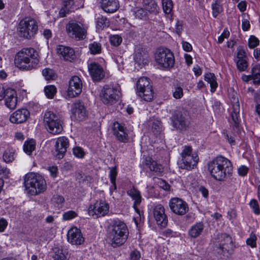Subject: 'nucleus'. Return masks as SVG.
<instances>
[{
  "instance_id": "1",
  "label": "nucleus",
  "mask_w": 260,
  "mask_h": 260,
  "mask_svg": "<svg viewBox=\"0 0 260 260\" xmlns=\"http://www.w3.org/2000/svg\"><path fill=\"white\" fill-rule=\"evenodd\" d=\"M128 235L126 224L120 220H114L108 228L107 240L113 247H119L125 242Z\"/></svg>"
},
{
  "instance_id": "2",
  "label": "nucleus",
  "mask_w": 260,
  "mask_h": 260,
  "mask_svg": "<svg viewBox=\"0 0 260 260\" xmlns=\"http://www.w3.org/2000/svg\"><path fill=\"white\" fill-rule=\"evenodd\" d=\"M208 170L213 178L222 181L224 180L228 175L232 174L233 166L230 160L219 155L208 163Z\"/></svg>"
},
{
  "instance_id": "3",
  "label": "nucleus",
  "mask_w": 260,
  "mask_h": 260,
  "mask_svg": "<svg viewBox=\"0 0 260 260\" xmlns=\"http://www.w3.org/2000/svg\"><path fill=\"white\" fill-rule=\"evenodd\" d=\"M14 62L21 70H31L36 68L39 62L38 52L32 48H25L16 55Z\"/></svg>"
},
{
  "instance_id": "4",
  "label": "nucleus",
  "mask_w": 260,
  "mask_h": 260,
  "mask_svg": "<svg viewBox=\"0 0 260 260\" xmlns=\"http://www.w3.org/2000/svg\"><path fill=\"white\" fill-rule=\"evenodd\" d=\"M24 184L27 192L35 196L44 192L47 189L45 179L40 174L31 172L25 175Z\"/></svg>"
},
{
  "instance_id": "5",
  "label": "nucleus",
  "mask_w": 260,
  "mask_h": 260,
  "mask_svg": "<svg viewBox=\"0 0 260 260\" xmlns=\"http://www.w3.org/2000/svg\"><path fill=\"white\" fill-rule=\"evenodd\" d=\"M66 29L68 35L76 40H84L86 37L87 26L83 20H70Z\"/></svg>"
},
{
  "instance_id": "6",
  "label": "nucleus",
  "mask_w": 260,
  "mask_h": 260,
  "mask_svg": "<svg viewBox=\"0 0 260 260\" xmlns=\"http://www.w3.org/2000/svg\"><path fill=\"white\" fill-rule=\"evenodd\" d=\"M120 96V88L118 85H106L102 89L100 96L106 105H113L116 103Z\"/></svg>"
},
{
  "instance_id": "7",
  "label": "nucleus",
  "mask_w": 260,
  "mask_h": 260,
  "mask_svg": "<svg viewBox=\"0 0 260 260\" xmlns=\"http://www.w3.org/2000/svg\"><path fill=\"white\" fill-rule=\"evenodd\" d=\"M38 29L37 22L30 17H25L21 20L18 27L19 35L28 39L34 37Z\"/></svg>"
},
{
  "instance_id": "8",
  "label": "nucleus",
  "mask_w": 260,
  "mask_h": 260,
  "mask_svg": "<svg viewBox=\"0 0 260 260\" xmlns=\"http://www.w3.org/2000/svg\"><path fill=\"white\" fill-rule=\"evenodd\" d=\"M44 122L48 132L53 135L59 134L63 130L60 118L52 111H49L45 112L44 116Z\"/></svg>"
},
{
  "instance_id": "9",
  "label": "nucleus",
  "mask_w": 260,
  "mask_h": 260,
  "mask_svg": "<svg viewBox=\"0 0 260 260\" xmlns=\"http://www.w3.org/2000/svg\"><path fill=\"white\" fill-rule=\"evenodd\" d=\"M171 124L174 128L179 131H185L190 125L189 113L184 110L178 111L171 117Z\"/></svg>"
},
{
  "instance_id": "10",
  "label": "nucleus",
  "mask_w": 260,
  "mask_h": 260,
  "mask_svg": "<svg viewBox=\"0 0 260 260\" xmlns=\"http://www.w3.org/2000/svg\"><path fill=\"white\" fill-rule=\"evenodd\" d=\"M156 62L161 67L169 68L174 64V57L173 53L165 48H158L155 55Z\"/></svg>"
},
{
  "instance_id": "11",
  "label": "nucleus",
  "mask_w": 260,
  "mask_h": 260,
  "mask_svg": "<svg viewBox=\"0 0 260 260\" xmlns=\"http://www.w3.org/2000/svg\"><path fill=\"white\" fill-rule=\"evenodd\" d=\"M181 161L180 167L183 169L191 170L196 166L199 158L192 153V148L189 146H184L181 153Z\"/></svg>"
},
{
  "instance_id": "12",
  "label": "nucleus",
  "mask_w": 260,
  "mask_h": 260,
  "mask_svg": "<svg viewBox=\"0 0 260 260\" xmlns=\"http://www.w3.org/2000/svg\"><path fill=\"white\" fill-rule=\"evenodd\" d=\"M109 205L105 201H97L94 205L89 206L88 213L89 216L93 217L104 216L109 211Z\"/></svg>"
},
{
  "instance_id": "13",
  "label": "nucleus",
  "mask_w": 260,
  "mask_h": 260,
  "mask_svg": "<svg viewBox=\"0 0 260 260\" xmlns=\"http://www.w3.org/2000/svg\"><path fill=\"white\" fill-rule=\"evenodd\" d=\"M169 207L171 211L175 214L183 215L188 211L187 204L181 199L172 198L169 201Z\"/></svg>"
},
{
  "instance_id": "14",
  "label": "nucleus",
  "mask_w": 260,
  "mask_h": 260,
  "mask_svg": "<svg viewBox=\"0 0 260 260\" xmlns=\"http://www.w3.org/2000/svg\"><path fill=\"white\" fill-rule=\"evenodd\" d=\"M113 134L120 142L126 143L130 141V137L126 127L118 122L113 123L112 128Z\"/></svg>"
},
{
  "instance_id": "15",
  "label": "nucleus",
  "mask_w": 260,
  "mask_h": 260,
  "mask_svg": "<svg viewBox=\"0 0 260 260\" xmlns=\"http://www.w3.org/2000/svg\"><path fill=\"white\" fill-rule=\"evenodd\" d=\"M229 97L233 106V110L231 113L232 119L234 123V126L236 128H238L240 121L239 118L240 104L238 95L237 93L233 91L232 93L230 94Z\"/></svg>"
},
{
  "instance_id": "16",
  "label": "nucleus",
  "mask_w": 260,
  "mask_h": 260,
  "mask_svg": "<svg viewBox=\"0 0 260 260\" xmlns=\"http://www.w3.org/2000/svg\"><path fill=\"white\" fill-rule=\"evenodd\" d=\"M82 82L77 76H73L69 82L68 95L70 98L76 97L82 92Z\"/></svg>"
},
{
  "instance_id": "17",
  "label": "nucleus",
  "mask_w": 260,
  "mask_h": 260,
  "mask_svg": "<svg viewBox=\"0 0 260 260\" xmlns=\"http://www.w3.org/2000/svg\"><path fill=\"white\" fill-rule=\"evenodd\" d=\"M234 61L240 72L245 71L247 69L248 66V57L246 51L242 47L238 48Z\"/></svg>"
},
{
  "instance_id": "18",
  "label": "nucleus",
  "mask_w": 260,
  "mask_h": 260,
  "mask_svg": "<svg viewBox=\"0 0 260 260\" xmlns=\"http://www.w3.org/2000/svg\"><path fill=\"white\" fill-rule=\"evenodd\" d=\"M67 239L68 242L72 245H80L84 242V238L80 230L76 227L72 228L69 230Z\"/></svg>"
},
{
  "instance_id": "19",
  "label": "nucleus",
  "mask_w": 260,
  "mask_h": 260,
  "mask_svg": "<svg viewBox=\"0 0 260 260\" xmlns=\"http://www.w3.org/2000/svg\"><path fill=\"white\" fill-rule=\"evenodd\" d=\"M72 118L75 120H84L87 116L84 106L80 102H75L72 105Z\"/></svg>"
},
{
  "instance_id": "20",
  "label": "nucleus",
  "mask_w": 260,
  "mask_h": 260,
  "mask_svg": "<svg viewBox=\"0 0 260 260\" xmlns=\"http://www.w3.org/2000/svg\"><path fill=\"white\" fill-rule=\"evenodd\" d=\"M69 146V142L66 137L58 138L55 143V157L58 159L62 158Z\"/></svg>"
},
{
  "instance_id": "21",
  "label": "nucleus",
  "mask_w": 260,
  "mask_h": 260,
  "mask_svg": "<svg viewBox=\"0 0 260 260\" xmlns=\"http://www.w3.org/2000/svg\"><path fill=\"white\" fill-rule=\"evenodd\" d=\"M89 74L94 81H99L105 76V72L101 66L93 62L88 66Z\"/></svg>"
},
{
  "instance_id": "22",
  "label": "nucleus",
  "mask_w": 260,
  "mask_h": 260,
  "mask_svg": "<svg viewBox=\"0 0 260 260\" xmlns=\"http://www.w3.org/2000/svg\"><path fill=\"white\" fill-rule=\"evenodd\" d=\"M154 217L158 225L165 227L168 223V219L165 213V208L161 205L155 206L153 209Z\"/></svg>"
},
{
  "instance_id": "23",
  "label": "nucleus",
  "mask_w": 260,
  "mask_h": 260,
  "mask_svg": "<svg viewBox=\"0 0 260 260\" xmlns=\"http://www.w3.org/2000/svg\"><path fill=\"white\" fill-rule=\"evenodd\" d=\"M30 116L29 111L20 109L14 112L10 117V121L13 123H22L25 122Z\"/></svg>"
},
{
  "instance_id": "24",
  "label": "nucleus",
  "mask_w": 260,
  "mask_h": 260,
  "mask_svg": "<svg viewBox=\"0 0 260 260\" xmlns=\"http://www.w3.org/2000/svg\"><path fill=\"white\" fill-rule=\"evenodd\" d=\"M57 53L64 60L72 61L76 58L74 50L69 47L59 45L57 48Z\"/></svg>"
},
{
  "instance_id": "25",
  "label": "nucleus",
  "mask_w": 260,
  "mask_h": 260,
  "mask_svg": "<svg viewBox=\"0 0 260 260\" xmlns=\"http://www.w3.org/2000/svg\"><path fill=\"white\" fill-rule=\"evenodd\" d=\"M5 97V105L11 110L15 109L17 105V95L16 91L12 88H7Z\"/></svg>"
},
{
  "instance_id": "26",
  "label": "nucleus",
  "mask_w": 260,
  "mask_h": 260,
  "mask_svg": "<svg viewBox=\"0 0 260 260\" xmlns=\"http://www.w3.org/2000/svg\"><path fill=\"white\" fill-rule=\"evenodd\" d=\"M126 193L134 201L133 208L137 213L140 215V211L137 206L140 205L142 202V197L140 192L134 186L127 190Z\"/></svg>"
},
{
  "instance_id": "27",
  "label": "nucleus",
  "mask_w": 260,
  "mask_h": 260,
  "mask_svg": "<svg viewBox=\"0 0 260 260\" xmlns=\"http://www.w3.org/2000/svg\"><path fill=\"white\" fill-rule=\"evenodd\" d=\"M101 7L106 12L114 13L119 7V1L118 0H102Z\"/></svg>"
},
{
  "instance_id": "28",
  "label": "nucleus",
  "mask_w": 260,
  "mask_h": 260,
  "mask_svg": "<svg viewBox=\"0 0 260 260\" xmlns=\"http://www.w3.org/2000/svg\"><path fill=\"white\" fill-rule=\"evenodd\" d=\"M53 251L54 260H69L70 257L68 249L64 247H54Z\"/></svg>"
},
{
  "instance_id": "29",
  "label": "nucleus",
  "mask_w": 260,
  "mask_h": 260,
  "mask_svg": "<svg viewBox=\"0 0 260 260\" xmlns=\"http://www.w3.org/2000/svg\"><path fill=\"white\" fill-rule=\"evenodd\" d=\"M232 239L229 236L226 234H222L221 235V240L219 244V248L223 252H228L232 246Z\"/></svg>"
},
{
  "instance_id": "30",
  "label": "nucleus",
  "mask_w": 260,
  "mask_h": 260,
  "mask_svg": "<svg viewBox=\"0 0 260 260\" xmlns=\"http://www.w3.org/2000/svg\"><path fill=\"white\" fill-rule=\"evenodd\" d=\"M204 225L202 222H199L191 226L188 234L191 238H196L203 232Z\"/></svg>"
},
{
  "instance_id": "31",
  "label": "nucleus",
  "mask_w": 260,
  "mask_h": 260,
  "mask_svg": "<svg viewBox=\"0 0 260 260\" xmlns=\"http://www.w3.org/2000/svg\"><path fill=\"white\" fill-rule=\"evenodd\" d=\"M145 165L148 167L151 171L157 173H161L164 171V168L156 161L153 160L151 157H147L145 159Z\"/></svg>"
},
{
  "instance_id": "32",
  "label": "nucleus",
  "mask_w": 260,
  "mask_h": 260,
  "mask_svg": "<svg viewBox=\"0 0 260 260\" xmlns=\"http://www.w3.org/2000/svg\"><path fill=\"white\" fill-rule=\"evenodd\" d=\"M144 9L150 13L156 14L158 12L159 8L154 0H144Z\"/></svg>"
},
{
  "instance_id": "33",
  "label": "nucleus",
  "mask_w": 260,
  "mask_h": 260,
  "mask_svg": "<svg viewBox=\"0 0 260 260\" xmlns=\"http://www.w3.org/2000/svg\"><path fill=\"white\" fill-rule=\"evenodd\" d=\"M63 7L60 10L59 15L60 17L66 16L71 11L72 6L74 4V0H62Z\"/></svg>"
},
{
  "instance_id": "34",
  "label": "nucleus",
  "mask_w": 260,
  "mask_h": 260,
  "mask_svg": "<svg viewBox=\"0 0 260 260\" xmlns=\"http://www.w3.org/2000/svg\"><path fill=\"white\" fill-rule=\"evenodd\" d=\"M134 60L139 66L144 65L147 63V54L145 52L138 50L136 51Z\"/></svg>"
},
{
  "instance_id": "35",
  "label": "nucleus",
  "mask_w": 260,
  "mask_h": 260,
  "mask_svg": "<svg viewBox=\"0 0 260 260\" xmlns=\"http://www.w3.org/2000/svg\"><path fill=\"white\" fill-rule=\"evenodd\" d=\"M152 87L149 79L145 77L140 78L137 83V92L144 90L147 88Z\"/></svg>"
},
{
  "instance_id": "36",
  "label": "nucleus",
  "mask_w": 260,
  "mask_h": 260,
  "mask_svg": "<svg viewBox=\"0 0 260 260\" xmlns=\"http://www.w3.org/2000/svg\"><path fill=\"white\" fill-rule=\"evenodd\" d=\"M137 94L141 98L146 102H150L153 98V92L152 87L138 92Z\"/></svg>"
},
{
  "instance_id": "37",
  "label": "nucleus",
  "mask_w": 260,
  "mask_h": 260,
  "mask_svg": "<svg viewBox=\"0 0 260 260\" xmlns=\"http://www.w3.org/2000/svg\"><path fill=\"white\" fill-rule=\"evenodd\" d=\"M205 80L210 84L211 91L214 92L217 86L215 75L212 73H207L205 75Z\"/></svg>"
},
{
  "instance_id": "38",
  "label": "nucleus",
  "mask_w": 260,
  "mask_h": 260,
  "mask_svg": "<svg viewBox=\"0 0 260 260\" xmlns=\"http://www.w3.org/2000/svg\"><path fill=\"white\" fill-rule=\"evenodd\" d=\"M251 76L254 84H260V65L256 64L251 70Z\"/></svg>"
},
{
  "instance_id": "39",
  "label": "nucleus",
  "mask_w": 260,
  "mask_h": 260,
  "mask_svg": "<svg viewBox=\"0 0 260 260\" xmlns=\"http://www.w3.org/2000/svg\"><path fill=\"white\" fill-rule=\"evenodd\" d=\"M35 148L36 142L32 139L25 141L23 145V150L28 155H30Z\"/></svg>"
},
{
  "instance_id": "40",
  "label": "nucleus",
  "mask_w": 260,
  "mask_h": 260,
  "mask_svg": "<svg viewBox=\"0 0 260 260\" xmlns=\"http://www.w3.org/2000/svg\"><path fill=\"white\" fill-rule=\"evenodd\" d=\"M162 6L164 13L166 14H171L173 8V3L172 0H162Z\"/></svg>"
},
{
  "instance_id": "41",
  "label": "nucleus",
  "mask_w": 260,
  "mask_h": 260,
  "mask_svg": "<svg viewBox=\"0 0 260 260\" xmlns=\"http://www.w3.org/2000/svg\"><path fill=\"white\" fill-rule=\"evenodd\" d=\"M14 150L13 148H9L5 150L3 154L4 160L6 162H10L14 159Z\"/></svg>"
},
{
  "instance_id": "42",
  "label": "nucleus",
  "mask_w": 260,
  "mask_h": 260,
  "mask_svg": "<svg viewBox=\"0 0 260 260\" xmlns=\"http://www.w3.org/2000/svg\"><path fill=\"white\" fill-rule=\"evenodd\" d=\"M108 25L107 19L103 16H99L96 19V28L103 29Z\"/></svg>"
},
{
  "instance_id": "43",
  "label": "nucleus",
  "mask_w": 260,
  "mask_h": 260,
  "mask_svg": "<svg viewBox=\"0 0 260 260\" xmlns=\"http://www.w3.org/2000/svg\"><path fill=\"white\" fill-rule=\"evenodd\" d=\"M45 95L49 99H52L56 92V88L54 85H48L44 88Z\"/></svg>"
},
{
  "instance_id": "44",
  "label": "nucleus",
  "mask_w": 260,
  "mask_h": 260,
  "mask_svg": "<svg viewBox=\"0 0 260 260\" xmlns=\"http://www.w3.org/2000/svg\"><path fill=\"white\" fill-rule=\"evenodd\" d=\"M42 74L46 80H54L55 78L54 71L49 68H46L43 70Z\"/></svg>"
},
{
  "instance_id": "45",
  "label": "nucleus",
  "mask_w": 260,
  "mask_h": 260,
  "mask_svg": "<svg viewBox=\"0 0 260 260\" xmlns=\"http://www.w3.org/2000/svg\"><path fill=\"white\" fill-rule=\"evenodd\" d=\"M89 49L91 54H98L101 51V45L100 43L94 42L93 43L89 44Z\"/></svg>"
},
{
  "instance_id": "46",
  "label": "nucleus",
  "mask_w": 260,
  "mask_h": 260,
  "mask_svg": "<svg viewBox=\"0 0 260 260\" xmlns=\"http://www.w3.org/2000/svg\"><path fill=\"white\" fill-rule=\"evenodd\" d=\"M222 11V8L220 4L219 1H216L212 5V14L214 17L216 18L217 15Z\"/></svg>"
},
{
  "instance_id": "47",
  "label": "nucleus",
  "mask_w": 260,
  "mask_h": 260,
  "mask_svg": "<svg viewBox=\"0 0 260 260\" xmlns=\"http://www.w3.org/2000/svg\"><path fill=\"white\" fill-rule=\"evenodd\" d=\"M117 172L116 170V168L113 167L111 168L109 176L110 178L111 182L112 184L114 189H116V178L117 177Z\"/></svg>"
},
{
  "instance_id": "48",
  "label": "nucleus",
  "mask_w": 260,
  "mask_h": 260,
  "mask_svg": "<svg viewBox=\"0 0 260 260\" xmlns=\"http://www.w3.org/2000/svg\"><path fill=\"white\" fill-rule=\"evenodd\" d=\"M78 216V213L73 210H70L63 213L62 215V219L63 220H70Z\"/></svg>"
},
{
  "instance_id": "49",
  "label": "nucleus",
  "mask_w": 260,
  "mask_h": 260,
  "mask_svg": "<svg viewBox=\"0 0 260 260\" xmlns=\"http://www.w3.org/2000/svg\"><path fill=\"white\" fill-rule=\"evenodd\" d=\"M110 40L112 45L118 46L121 44L122 38L119 35H113L110 37Z\"/></svg>"
},
{
  "instance_id": "50",
  "label": "nucleus",
  "mask_w": 260,
  "mask_h": 260,
  "mask_svg": "<svg viewBox=\"0 0 260 260\" xmlns=\"http://www.w3.org/2000/svg\"><path fill=\"white\" fill-rule=\"evenodd\" d=\"M259 44L258 39L254 36H251L248 40V46L250 48H254Z\"/></svg>"
},
{
  "instance_id": "51",
  "label": "nucleus",
  "mask_w": 260,
  "mask_h": 260,
  "mask_svg": "<svg viewBox=\"0 0 260 260\" xmlns=\"http://www.w3.org/2000/svg\"><path fill=\"white\" fill-rule=\"evenodd\" d=\"M53 203L59 205L64 203L65 200L63 196L59 194H55L52 198Z\"/></svg>"
},
{
  "instance_id": "52",
  "label": "nucleus",
  "mask_w": 260,
  "mask_h": 260,
  "mask_svg": "<svg viewBox=\"0 0 260 260\" xmlns=\"http://www.w3.org/2000/svg\"><path fill=\"white\" fill-rule=\"evenodd\" d=\"M256 236L254 234H251L250 237L247 239L246 243L247 245L250 246L251 247H255L256 245Z\"/></svg>"
},
{
  "instance_id": "53",
  "label": "nucleus",
  "mask_w": 260,
  "mask_h": 260,
  "mask_svg": "<svg viewBox=\"0 0 260 260\" xmlns=\"http://www.w3.org/2000/svg\"><path fill=\"white\" fill-rule=\"evenodd\" d=\"M135 14L137 18L142 19L146 17L147 13L145 9L144 10L143 9H139L137 10Z\"/></svg>"
},
{
  "instance_id": "54",
  "label": "nucleus",
  "mask_w": 260,
  "mask_h": 260,
  "mask_svg": "<svg viewBox=\"0 0 260 260\" xmlns=\"http://www.w3.org/2000/svg\"><path fill=\"white\" fill-rule=\"evenodd\" d=\"M250 207L253 209V212L256 214H259L260 213L259 206L256 200H252L249 204Z\"/></svg>"
},
{
  "instance_id": "55",
  "label": "nucleus",
  "mask_w": 260,
  "mask_h": 260,
  "mask_svg": "<svg viewBox=\"0 0 260 260\" xmlns=\"http://www.w3.org/2000/svg\"><path fill=\"white\" fill-rule=\"evenodd\" d=\"M73 154L77 157L82 158L85 155L83 150L81 147H75L73 149Z\"/></svg>"
},
{
  "instance_id": "56",
  "label": "nucleus",
  "mask_w": 260,
  "mask_h": 260,
  "mask_svg": "<svg viewBox=\"0 0 260 260\" xmlns=\"http://www.w3.org/2000/svg\"><path fill=\"white\" fill-rule=\"evenodd\" d=\"M183 95V89L180 87H177L175 88L173 92V96L176 99H179L182 97Z\"/></svg>"
},
{
  "instance_id": "57",
  "label": "nucleus",
  "mask_w": 260,
  "mask_h": 260,
  "mask_svg": "<svg viewBox=\"0 0 260 260\" xmlns=\"http://www.w3.org/2000/svg\"><path fill=\"white\" fill-rule=\"evenodd\" d=\"M249 169L245 166H241L238 169V172L240 176H245L247 175Z\"/></svg>"
},
{
  "instance_id": "58",
  "label": "nucleus",
  "mask_w": 260,
  "mask_h": 260,
  "mask_svg": "<svg viewBox=\"0 0 260 260\" xmlns=\"http://www.w3.org/2000/svg\"><path fill=\"white\" fill-rule=\"evenodd\" d=\"M158 186L164 190H168L170 188L169 184L165 180L162 179L158 180L157 182Z\"/></svg>"
},
{
  "instance_id": "59",
  "label": "nucleus",
  "mask_w": 260,
  "mask_h": 260,
  "mask_svg": "<svg viewBox=\"0 0 260 260\" xmlns=\"http://www.w3.org/2000/svg\"><path fill=\"white\" fill-rule=\"evenodd\" d=\"M141 257V254L140 252L135 249L132 251L130 253V258L131 260H138Z\"/></svg>"
},
{
  "instance_id": "60",
  "label": "nucleus",
  "mask_w": 260,
  "mask_h": 260,
  "mask_svg": "<svg viewBox=\"0 0 260 260\" xmlns=\"http://www.w3.org/2000/svg\"><path fill=\"white\" fill-rule=\"evenodd\" d=\"M48 170L50 172V175L52 177L55 178L57 176V173H58V169L56 166H52L49 167L48 168Z\"/></svg>"
},
{
  "instance_id": "61",
  "label": "nucleus",
  "mask_w": 260,
  "mask_h": 260,
  "mask_svg": "<svg viewBox=\"0 0 260 260\" xmlns=\"http://www.w3.org/2000/svg\"><path fill=\"white\" fill-rule=\"evenodd\" d=\"M183 28V22L181 20H178L175 25V31L178 35H180Z\"/></svg>"
},
{
  "instance_id": "62",
  "label": "nucleus",
  "mask_w": 260,
  "mask_h": 260,
  "mask_svg": "<svg viewBox=\"0 0 260 260\" xmlns=\"http://www.w3.org/2000/svg\"><path fill=\"white\" fill-rule=\"evenodd\" d=\"M10 174V170L7 167L0 166V175L8 178Z\"/></svg>"
},
{
  "instance_id": "63",
  "label": "nucleus",
  "mask_w": 260,
  "mask_h": 260,
  "mask_svg": "<svg viewBox=\"0 0 260 260\" xmlns=\"http://www.w3.org/2000/svg\"><path fill=\"white\" fill-rule=\"evenodd\" d=\"M7 225H8L7 221L3 218H1L0 219V232H4V231L5 230Z\"/></svg>"
},
{
  "instance_id": "64",
  "label": "nucleus",
  "mask_w": 260,
  "mask_h": 260,
  "mask_svg": "<svg viewBox=\"0 0 260 260\" xmlns=\"http://www.w3.org/2000/svg\"><path fill=\"white\" fill-rule=\"evenodd\" d=\"M249 22L246 19H243L242 21V28L244 31H247L250 28Z\"/></svg>"
}]
</instances>
